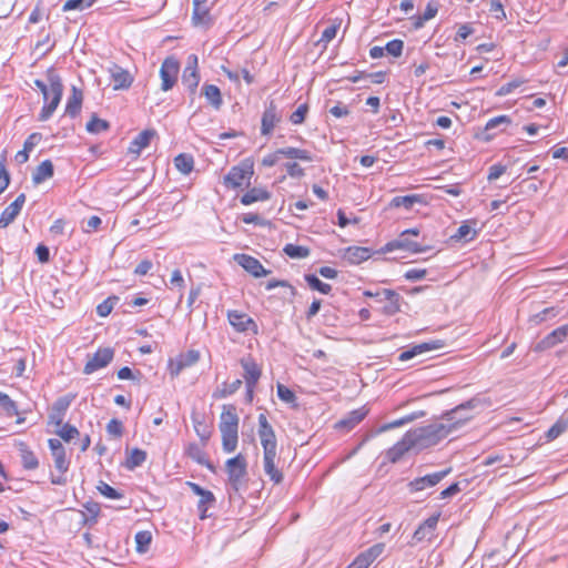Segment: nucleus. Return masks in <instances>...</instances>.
Segmentation results:
<instances>
[{"label":"nucleus","mask_w":568,"mask_h":568,"mask_svg":"<svg viewBox=\"0 0 568 568\" xmlns=\"http://www.w3.org/2000/svg\"><path fill=\"white\" fill-rule=\"evenodd\" d=\"M283 252L291 258H306L311 253L308 247L292 243L286 244Z\"/></svg>","instance_id":"nucleus-48"},{"label":"nucleus","mask_w":568,"mask_h":568,"mask_svg":"<svg viewBox=\"0 0 568 568\" xmlns=\"http://www.w3.org/2000/svg\"><path fill=\"white\" fill-rule=\"evenodd\" d=\"M186 454L189 457H191L197 464L205 465L212 469L211 464L205 458L204 450L197 444H195V443L190 444L186 448Z\"/></svg>","instance_id":"nucleus-47"},{"label":"nucleus","mask_w":568,"mask_h":568,"mask_svg":"<svg viewBox=\"0 0 568 568\" xmlns=\"http://www.w3.org/2000/svg\"><path fill=\"white\" fill-rule=\"evenodd\" d=\"M276 454V450L263 453V468L270 480L274 484H281L283 480V473L275 465Z\"/></svg>","instance_id":"nucleus-22"},{"label":"nucleus","mask_w":568,"mask_h":568,"mask_svg":"<svg viewBox=\"0 0 568 568\" xmlns=\"http://www.w3.org/2000/svg\"><path fill=\"white\" fill-rule=\"evenodd\" d=\"M282 120V114L277 109V105L273 100H271L266 105L265 110L262 114L261 120V134L270 135L272 134L274 128Z\"/></svg>","instance_id":"nucleus-11"},{"label":"nucleus","mask_w":568,"mask_h":568,"mask_svg":"<svg viewBox=\"0 0 568 568\" xmlns=\"http://www.w3.org/2000/svg\"><path fill=\"white\" fill-rule=\"evenodd\" d=\"M450 473V468L445 470L436 471L433 474H428L422 477H417L410 480L407 484V489L410 494H415L422 491L426 488H430L436 486L440 480H443Z\"/></svg>","instance_id":"nucleus-8"},{"label":"nucleus","mask_w":568,"mask_h":568,"mask_svg":"<svg viewBox=\"0 0 568 568\" xmlns=\"http://www.w3.org/2000/svg\"><path fill=\"white\" fill-rule=\"evenodd\" d=\"M0 407L8 417H13L19 414L17 403L10 396L0 390Z\"/></svg>","instance_id":"nucleus-46"},{"label":"nucleus","mask_w":568,"mask_h":568,"mask_svg":"<svg viewBox=\"0 0 568 568\" xmlns=\"http://www.w3.org/2000/svg\"><path fill=\"white\" fill-rule=\"evenodd\" d=\"M18 449L21 457L22 467L27 470H34L39 467V459L36 454L29 448V446L20 442L18 444Z\"/></svg>","instance_id":"nucleus-32"},{"label":"nucleus","mask_w":568,"mask_h":568,"mask_svg":"<svg viewBox=\"0 0 568 568\" xmlns=\"http://www.w3.org/2000/svg\"><path fill=\"white\" fill-rule=\"evenodd\" d=\"M227 320L233 328L239 333L252 331L254 334L257 333V325L252 317L247 314L239 311H229Z\"/></svg>","instance_id":"nucleus-15"},{"label":"nucleus","mask_w":568,"mask_h":568,"mask_svg":"<svg viewBox=\"0 0 568 568\" xmlns=\"http://www.w3.org/2000/svg\"><path fill=\"white\" fill-rule=\"evenodd\" d=\"M394 248H403L410 253H422L426 252L428 247L422 246L417 242L409 240L408 235L400 234L397 240L386 244L387 251H393Z\"/></svg>","instance_id":"nucleus-29"},{"label":"nucleus","mask_w":568,"mask_h":568,"mask_svg":"<svg viewBox=\"0 0 568 568\" xmlns=\"http://www.w3.org/2000/svg\"><path fill=\"white\" fill-rule=\"evenodd\" d=\"M276 392L280 399L285 403H293L296 399L294 392L282 384H277Z\"/></svg>","instance_id":"nucleus-62"},{"label":"nucleus","mask_w":568,"mask_h":568,"mask_svg":"<svg viewBox=\"0 0 568 568\" xmlns=\"http://www.w3.org/2000/svg\"><path fill=\"white\" fill-rule=\"evenodd\" d=\"M115 90L129 89L132 85L133 78L130 72L118 64L109 69Z\"/></svg>","instance_id":"nucleus-25"},{"label":"nucleus","mask_w":568,"mask_h":568,"mask_svg":"<svg viewBox=\"0 0 568 568\" xmlns=\"http://www.w3.org/2000/svg\"><path fill=\"white\" fill-rule=\"evenodd\" d=\"M97 488L101 495L109 499H120L123 497L122 493L118 491L104 481H100Z\"/></svg>","instance_id":"nucleus-56"},{"label":"nucleus","mask_w":568,"mask_h":568,"mask_svg":"<svg viewBox=\"0 0 568 568\" xmlns=\"http://www.w3.org/2000/svg\"><path fill=\"white\" fill-rule=\"evenodd\" d=\"M234 261L254 277L266 276L271 273V271L264 268L257 258L248 254H235Z\"/></svg>","instance_id":"nucleus-14"},{"label":"nucleus","mask_w":568,"mask_h":568,"mask_svg":"<svg viewBox=\"0 0 568 568\" xmlns=\"http://www.w3.org/2000/svg\"><path fill=\"white\" fill-rule=\"evenodd\" d=\"M345 257L349 263L359 264L371 257V250L362 246H352L346 250Z\"/></svg>","instance_id":"nucleus-36"},{"label":"nucleus","mask_w":568,"mask_h":568,"mask_svg":"<svg viewBox=\"0 0 568 568\" xmlns=\"http://www.w3.org/2000/svg\"><path fill=\"white\" fill-rule=\"evenodd\" d=\"M510 123H511V119L508 115H498V116H495V118L488 120L486 125H485V132L487 134L485 135L484 139L486 141L491 140L496 135V132H493V133H489V132L496 130L500 125L507 126Z\"/></svg>","instance_id":"nucleus-38"},{"label":"nucleus","mask_w":568,"mask_h":568,"mask_svg":"<svg viewBox=\"0 0 568 568\" xmlns=\"http://www.w3.org/2000/svg\"><path fill=\"white\" fill-rule=\"evenodd\" d=\"M26 202V194L21 193L17 199L7 206L0 215V229L9 226L16 217L20 214Z\"/></svg>","instance_id":"nucleus-19"},{"label":"nucleus","mask_w":568,"mask_h":568,"mask_svg":"<svg viewBox=\"0 0 568 568\" xmlns=\"http://www.w3.org/2000/svg\"><path fill=\"white\" fill-rule=\"evenodd\" d=\"M220 429L239 430V416L233 405H224L220 416Z\"/></svg>","instance_id":"nucleus-28"},{"label":"nucleus","mask_w":568,"mask_h":568,"mask_svg":"<svg viewBox=\"0 0 568 568\" xmlns=\"http://www.w3.org/2000/svg\"><path fill=\"white\" fill-rule=\"evenodd\" d=\"M568 428V419H558L547 432L548 439H555Z\"/></svg>","instance_id":"nucleus-57"},{"label":"nucleus","mask_w":568,"mask_h":568,"mask_svg":"<svg viewBox=\"0 0 568 568\" xmlns=\"http://www.w3.org/2000/svg\"><path fill=\"white\" fill-rule=\"evenodd\" d=\"M179 70L180 63L174 57H168L164 59L160 68V77L162 80L161 89L163 91H169L174 87L178 80Z\"/></svg>","instance_id":"nucleus-7"},{"label":"nucleus","mask_w":568,"mask_h":568,"mask_svg":"<svg viewBox=\"0 0 568 568\" xmlns=\"http://www.w3.org/2000/svg\"><path fill=\"white\" fill-rule=\"evenodd\" d=\"M136 551L140 554L146 552L152 541V535L148 530H141L135 534Z\"/></svg>","instance_id":"nucleus-52"},{"label":"nucleus","mask_w":568,"mask_h":568,"mask_svg":"<svg viewBox=\"0 0 568 568\" xmlns=\"http://www.w3.org/2000/svg\"><path fill=\"white\" fill-rule=\"evenodd\" d=\"M243 382L241 379H235L232 383H222L221 386L214 392L213 396L215 398H225L233 394H235L242 386Z\"/></svg>","instance_id":"nucleus-43"},{"label":"nucleus","mask_w":568,"mask_h":568,"mask_svg":"<svg viewBox=\"0 0 568 568\" xmlns=\"http://www.w3.org/2000/svg\"><path fill=\"white\" fill-rule=\"evenodd\" d=\"M284 168L291 178L300 179L305 174L304 169L296 162H287Z\"/></svg>","instance_id":"nucleus-64"},{"label":"nucleus","mask_w":568,"mask_h":568,"mask_svg":"<svg viewBox=\"0 0 568 568\" xmlns=\"http://www.w3.org/2000/svg\"><path fill=\"white\" fill-rule=\"evenodd\" d=\"M525 81L524 80H513L508 83L503 84L496 92V95L498 97H505L507 94H510L515 89L520 87Z\"/></svg>","instance_id":"nucleus-61"},{"label":"nucleus","mask_w":568,"mask_h":568,"mask_svg":"<svg viewBox=\"0 0 568 568\" xmlns=\"http://www.w3.org/2000/svg\"><path fill=\"white\" fill-rule=\"evenodd\" d=\"M246 458L242 454H237L226 460L225 469L229 477V484L234 491H239L244 484L245 476L247 474Z\"/></svg>","instance_id":"nucleus-3"},{"label":"nucleus","mask_w":568,"mask_h":568,"mask_svg":"<svg viewBox=\"0 0 568 568\" xmlns=\"http://www.w3.org/2000/svg\"><path fill=\"white\" fill-rule=\"evenodd\" d=\"M54 166L51 160L42 161L32 173V182L34 185L41 184L45 180L53 176Z\"/></svg>","instance_id":"nucleus-34"},{"label":"nucleus","mask_w":568,"mask_h":568,"mask_svg":"<svg viewBox=\"0 0 568 568\" xmlns=\"http://www.w3.org/2000/svg\"><path fill=\"white\" fill-rule=\"evenodd\" d=\"M368 409L365 406L354 409L338 420L335 424V428L351 430L366 417Z\"/></svg>","instance_id":"nucleus-26"},{"label":"nucleus","mask_w":568,"mask_h":568,"mask_svg":"<svg viewBox=\"0 0 568 568\" xmlns=\"http://www.w3.org/2000/svg\"><path fill=\"white\" fill-rule=\"evenodd\" d=\"M199 82L200 74L197 71V57L195 54H190L183 70L182 84L186 87L191 93H194Z\"/></svg>","instance_id":"nucleus-13"},{"label":"nucleus","mask_w":568,"mask_h":568,"mask_svg":"<svg viewBox=\"0 0 568 568\" xmlns=\"http://www.w3.org/2000/svg\"><path fill=\"white\" fill-rule=\"evenodd\" d=\"M413 448L416 447L414 445V442L412 440L409 433L406 432L400 440H398L396 444H394L390 448L387 449L386 458L388 462L395 464L399 462L403 458V456Z\"/></svg>","instance_id":"nucleus-16"},{"label":"nucleus","mask_w":568,"mask_h":568,"mask_svg":"<svg viewBox=\"0 0 568 568\" xmlns=\"http://www.w3.org/2000/svg\"><path fill=\"white\" fill-rule=\"evenodd\" d=\"M384 551L383 544H376L358 554L349 564L352 568H368Z\"/></svg>","instance_id":"nucleus-17"},{"label":"nucleus","mask_w":568,"mask_h":568,"mask_svg":"<svg viewBox=\"0 0 568 568\" xmlns=\"http://www.w3.org/2000/svg\"><path fill=\"white\" fill-rule=\"evenodd\" d=\"M106 432L109 435L120 438L123 435V424L116 418H112L106 424Z\"/></svg>","instance_id":"nucleus-60"},{"label":"nucleus","mask_w":568,"mask_h":568,"mask_svg":"<svg viewBox=\"0 0 568 568\" xmlns=\"http://www.w3.org/2000/svg\"><path fill=\"white\" fill-rule=\"evenodd\" d=\"M253 173V164L243 162L229 171L224 176V184L232 189L240 187L245 182L248 184Z\"/></svg>","instance_id":"nucleus-5"},{"label":"nucleus","mask_w":568,"mask_h":568,"mask_svg":"<svg viewBox=\"0 0 568 568\" xmlns=\"http://www.w3.org/2000/svg\"><path fill=\"white\" fill-rule=\"evenodd\" d=\"M201 358V354L197 349H189L185 353H180L173 358L168 361V371L172 378L178 377L182 371L192 367Z\"/></svg>","instance_id":"nucleus-4"},{"label":"nucleus","mask_w":568,"mask_h":568,"mask_svg":"<svg viewBox=\"0 0 568 568\" xmlns=\"http://www.w3.org/2000/svg\"><path fill=\"white\" fill-rule=\"evenodd\" d=\"M240 365L243 368V378L245 386H256L262 376L261 366L255 362V359L251 355L242 357L240 359Z\"/></svg>","instance_id":"nucleus-12"},{"label":"nucleus","mask_w":568,"mask_h":568,"mask_svg":"<svg viewBox=\"0 0 568 568\" xmlns=\"http://www.w3.org/2000/svg\"><path fill=\"white\" fill-rule=\"evenodd\" d=\"M73 399V396H62L59 397L52 405V410L49 416L50 422L55 424L57 426L62 425L65 412L68 410L69 406L71 405V402Z\"/></svg>","instance_id":"nucleus-27"},{"label":"nucleus","mask_w":568,"mask_h":568,"mask_svg":"<svg viewBox=\"0 0 568 568\" xmlns=\"http://www.w3.org/2000/svg\"><path fill=\"white\" fill-rule=\"evenodd\" d=\"M215 503V496L211 490H206L203 496L200 497L197 503V510L200 513V518L205 519L207 517V509Z\"/></svg>","instance_id":"nucleus-50"},{"label":"nucleus","mask_w":568,"mask_h":568,"mask_svg":"<svg viewBox=\"0 0 568 568\" xmlns=\"http://www.w3.org/2000/svg\"><path fill=\"white\" fill-rule=\"evenodd\" d=\"M114 356V351L110 347L99 348L84 365L83 373L90 375L98 369L108 366Z\"/></svg>","instance_id":"nucleus-10"},{"label":"nucleus","mask_w":568,"mask_h":568,"mask_svg":"<svg viewBox=\"0 0 568 568\" xmlns=\"http://www.w3.org/2000/svg\"><path fill=\"white\" fill-rule=\"evenodd\" d=\"M54 467L61 473L60 476H51V483L53 485H65L67 478L64 474L68 471L70 467V460L67 458L65 449L60 450L59 453L52 454Z\"/></svg>","instance_id":"nucleus-24"},{"label":"nucleus","mask_w":568,"mask_h":568,"mask_svg":"<svg viewBox=\"0 0 568 568\" xmlns=\"http://www.w3.org/2000/svg\"><path fill=\"white\" fill-rule=\"evenodd\" d=\"M154 130H144L140 132L131 142L128 148V153L138 158L142 150L150 145L151 140L154 138Z\"/></svg>","instance_id":"nucleus-23"},{"label":"nucleus","mask_w":568,"mask_h":568,"mask_svg":"<svg viewBox=\"0 0 568 568\" xmlns=\"http://www.w3.org/2000/svg\"><path fill=\"white\" fill-rule=\"evenodd\" d=\"M384 297L381 298L382 302H386V304L382 308V313L386 316H393L400 312L403 297L394 290L383 288Z\"/></svg>","instance_id":"nucleus-20"},{"label":"nucleus","mask_w":568,"mask_h":568,"mask_svg":"<svg viewBox=\"0 0 568 568\" xmlns=\"http://www.w3.org/2000/svg\"><path fill=\"white\" fill-rule=\"evenodd\" d=\"M424 416V412H416V413H413V414H409V415H406L399 419H396V420H393L390 423H386V424H383L378 429H377V433H385L387 430H390V429H394V428H397V427H400V426H404L419 417H423Z\"/></svg>","instance_id":"nucleus-39"},{"label":"nucleus","mask_w":568,"mask_h":568,"mask_svg":"<svg viewBox=\"0 0 568 568\" xmlns=\"http://www.w3.org/2000/svg\"><path fill=\"white\" fill-rule=\"evenodd\" d=\"M109 122L98 118L95 114L92 115L91 120L85 125L87 131L92 134H99L109 130Z\"/></svg>","instance_id":"nucleus-51"},{"label":"nucleus","mask_w":568,"mask_h":568,"mask_svg":"<svg viewBox=\"0 0 568 568\" xmlns=\"http://www.w3.org/2000/svg\"><path fill=\"white\" fill-rule=\"evenodd\" d=\"M559 314V310L555 306L546 307L542 311L531 315L529 322L539 325L548 320L555 318Z\"/></svg>","instance_id":"nucleus-45"},{"label":"nucleus","mask_w":568,"mask_h":568,"mask_svg":"<svg viewBox=\"0 0 568 568\" xmlns=\"http://www.w3.org/2000/svg\"><path fill=\"white\" fill-rule=\"evenodd\" d=\"M271 199V193L264 187H252L241 196L243 205H251L258 201H267Z\"/></svg>","instance_id":"nucleus-35"},{"label":"nucleus","mask_w":568,"mask_h":568,"mask_svg":"<svg viewBox=\"0 0 568 568\" xmlns=\"http://www.w3.org/2000/svg\"><path fill=\"white\" fill-rule=\"evenodd\" d=\"M415 204H426V201L420 194H408L404 196H395L388 203V209L404 207L409 211Z\"/></svg>","instance_id":"nucleus-30"},{"label":"nucleus","mask_w":568,"mask_h":568,"mask_svg":"<svg viewBox=\"0 0 568 568\" xmlns=\"http://www.w3.org/2000/svg\"><path fill=\"white\" fill-rule=\"evenodd\" d=\"M7 158L6 154L0 155V192H4V190L10 184V174L6 168Z\"/></svg>","instance_id":"nucleus-55"},{"label":"nucleus","mask_w":568,"mask_h":568,"mask_svg":"<svg viewBox=\"0 0 568 568\" xmlns=\"http://www.w3.org/2000/svg\"><path fill=\"white\" fill-rule=\"evenodd\" d=\"M308 112V105L306 103L301 104L290 116V121L297 125L305 121V116Z\"/></svg>","instance_id":"nucleus-59"},{"label":"nucleus","mask_w":568,"mask_h":568,"mask_svg":"<svg viewBox=\"0 0 568 568\" xmlns=\"http://www.w3.org/2000/svg\"><path fill=\"white\" fill-rule=\"evenodd\" d=\"M278 153H282L284 158L295 159L301 161L311 162L313 161V156L310 151L305 149H298L293 146L278 149Z\"/></svg>","instance_id":"nucleus-41"},{"label":"nucleus","mask_w":568,"mask_h":568,"mask_svg":"<svg viewBox=\"0 0 568 568\" xmlns=\"http://www.w3.org/2000/svg\"><path fill=\"white\" fill-rule=\"evenodd\" d=\"M116 300V297H109L106 300H104L102 303H100L98 306H97V313L99 316L101 317H105L108 316L112 310H113V305H114V301Z\"/></svg>","instance_id":"nucleus-63"},{"label":"nucleus","mask_w":568,"mask_h":568,"mask_svg":"<svg viewBox=\"0 0 568 568\" xmlns=\"http://www.w3.org/2000/svg\"><path fill=\"white\" fill-rule=\"evenodd\" d=\"M384 48L388 54L397 58L403 52L404 42L399 39H393L388 41Z\"/></svg>","instance_id":"nucleus-58"},{"label":"nucleus","mask_w":568,"mask_h":568,"mask_svg":"<svg viewBox=\"0 0 568 568\" xmlns=\"http://www.w3.org/2000/svg\"><path fill=\"white\" fill-rule=\"evenodd\" d=\"M568 341V323L557 327L547 334L542 339H540L534 346V351L537 353L545 352L547 349L554 348L558 344Z\"/></svg>","instance_id":"nucleus-9"},{"label":"nucleus","mask_w":568,"mask_h":568,"mask_svg":"<svg viewBox=\"0 0 568 568\" xmlns=\"http://www.w3.org/2000/svg\"><path fill=\"white\" fill-rule=\"evenodd\" d=\"M202 91L211 105L219 110L223 103L220 89L215 84H204Z\"/></svg>","instance_id":"nucleus-40"},{"label":"nucleus","mask_w":568,"mask_h":568,"mask_svg":"<svg viewBox=\"0 0 568 568\" xmlns=\"http://www.w3.org/2000/svg\"><path fill=\"white\" fill-rule=\"evenodd\" d=\"M222 447L225 453H233L237 447L239 430L220 429Z\"/></svg>","instance_id":"nucleus-37"},{"label":"nucleus","mask_w":568,"mask_h":568,"mask_svg":"<svg viewBox=\"0 0 568 568\" xmlns=\"http://www.w3.org/2000/svg\"><path fill=\"white\" fill-rule=\"evenodd\" d=\"M174 165L182 174H189L194 168V159L191 154L181 153L175 156Z\"/></svg>","instance_id":"nucleus-44"},{"label":"nucleus","mask_w":568,"mask_h":568,"mask_svg":"<svg viewBox=\"0 0 568 568\" xmlns=\"http://www.w3.org/2000/svg\"><path fill=\"white\" fill-rule=\"evenodd\" d=\"M47 80L50 83L52 97H50L49 101H47L42 106L41 112L39 114L40 121H47L53 114L63 94L62 80L53 68L48 69Z\"/></svg>","instance_id":"nucleus-2"},{"label":"nucleus","mask_w":568,"mask_h":568,"mask_svg":"<svg viewBox=\"0 0 568 568\" xmlns=\"http://www.w3.org/2000/svg\"><path fill=\"white\" fill-rule=\"evenodd\" d=\"M61 428L58 430V435L64 440L70 442L80 435L78 428L69 423L60 425Z\"/></svg>","instance_id":"nucleus-54"},{"label":"nucleus","mask_w":568,"mask_h":568,"mask_svg":"<svg viewBox=\"0 0 568 568\" xmlns=\"http://www.w3.org/2000/svg\"><path fill=\"white\" fill-rule=\"evenodd\" d=\"M148 454L140 448H133L125 459L124 466L129 470L140 467L146 460Z\"/></svg>","instance_id":"nucleus-42"},{"label":"nucleus","mask_w":568,"mask_h":568,"mask_svg":"<svg viewBox=\"0 0 568 568\" xmlns=\"http://www.w3.org/2000/svg\"><path fill=\"white\" fill-rule=\"evenodd\" d=\"M304 278L312 290L318 291L322 294H329L332 291V286L322 282L315 274H306Z\"/></svg>","instance_id":"nucleus-49"},{"label":"nucleus","mask_w":568,"mask_h":568,"mask_svg":"<svg viewBox=\"0 0 568 568\" xmlns=\"http://www.w3.org/2000/svg\"><path fill=\"white\" fill-rule=\"evenodd\" d=\"M257 434L261 440V445L264 452H275L277 449V442L275 432L270 424L266 414L261 413L258 415V428Z\"/></svg>","instance_id":"nucleus-6"},{"label":"nucleus","mask_w":568,"mask_h":568,"mask_svg":"<svg viewBox=\"0 0 568 568\" xmlns=\"http://www.w3.org/2000/svg\"><path fill=\"white\" fill-rule=\"evenodd\" d=\"M477 221L466 220L462 223V225L456 230V232L450 236V240L454 242H470L474 241L478 231L476 230Z\"/></svg>","instance_id":"nucleus-21"},{"label":"nucleus","mask_w":568,"mask_h":568,"mask_svg":"<svg viewBox=\"0 0 568 568\" xmlns=\"http://www.w3.org/2000/svg\"><path fill=\"white\" fill-rule=\"evenodd\" d=\"M42 134L39 132L31 133L23 143V149L16 154V161L20 164L29 160V153L40 143Z\"/></svg>","instance_id":"nucleus-33"},{"label":"nucleus","mask_w":568,"mask_h":568,"mask_svg":"<svg viewBox=\"0 0 568 568\" xmlns=\"http://www.w3.org/2000/svg\"><path fill=\"white\" fill-rule=\"evenodd\" d=\"M443 347H444V342L439 341V339L420 343V344L414 345L410 348L402 352L398 356V359L402 362H406V361H409V359L414 358L415 356H418L426 352L440 349Z\"/></svg>","instance_id":"nucleus-18"},{"label":"nucleus","mask_w":568,"mask_h":568,"mask_svg":"<svg viewBox=\"0 0 568 568\" xmlns=\"http://www.w3.org/2000/svg\"><path fill=\"white\" fill-rule=\"evenodd\" d=\"M476 405L477 400L475 398L469 399L446 412L442 416L440 422L408 430L416 449L422 450L435 446L450 434L457 432L471 418L470 415H464V410L471 409Z\"/></svg>","instance_id":"nucleus-1"},{"label":"nucleus","mask_w":568,"mask_h":568,"mask_svg":"<svg viewBox=\"0 0 568 568\" xmlns=\"http://www.w3.org/2000/svg\"><path fill=\"white\" fill-rule=\"evenodd\" d=\"M82 100V91L73 85L71 89V95L68 98L65 104V114L70 115L71 118H75L81 111Z\"/></svg>","instance_id":"nucleus-31"},{"label":"nucleus","mask_w":568,"mask_h":568,"mask_svg":"<svg viewBox=\"0 0 568 568\" xmlns=\"http://www.w3.org/2000/svg\"><path fill=\"white\" fill-rule=\"evenodd\" d=\"M193 426L197 436L203 443L207 442L211 437V429L204 420H200L197 417H193Z\"/></svg>","instance_id":"nucleus-53"}]
</instances>
